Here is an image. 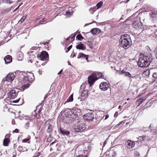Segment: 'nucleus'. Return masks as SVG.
I'll return each mask as SVG.
<instances>
[{"mask_svg":"<svg viewBox=\"0 0 157 157\" xmlns=\"http://www.w3.org/2000/svg\"><path fill=\"white\" fill-rule=\"evenodd\" d=\"M87 44L90 49H92L93 48L92 44L91 41H88L87 42Z\"/></svg>","mask_w":157,"mask_h":157,"instance_id":"nucleus-32","label":"nucleus"},{"mask_svg":"<svg viewBox=\"0 0 157 157\" xmlns=\"http://www.w3.org/2000/svg\"><path fill=\"white\" fill-rule=\"evenodd\" d=\"M124 122L123 121H121L118 124H119L120 125L122 124H124Z\"/></svg>","mask_w":157,"mask_h":157,"instance_id":"nucleus-50","label":"nucleus"},{"mask_svg":"<svg viewBox=\"0 0 157 157\" xmlns=\"http://www.w3.org/2000/svg\"><path fill=\"white\" fill-rule=\"evenodd\" d=\"M75 56V54H74L73 56V57H74Z\"/></svg>","mask_w":157,"mask_h":157,"instance_id":"nucleus-63","label":"nucleus"},{"mask_svg":"<svg viewBox=\"0 0 157 157\" xmlns=\"http://www.w3.org/2000/svg\"><path fill=\"white\" fill-rule=\"evenodd\" d=\"M151 59L149 56H144L141 57L139 58L138 64L140 67H147L150 65Z\"/></svg>","mask_w":157,"mask_h":157,"instance_id":"nucleus-4","label":"nucleus"},{"mask_svg":"<svg viewBox=\"0 0 157 157\" xmlns=\"http://www.w3.org/2000/svg\"><path fill=\"white\" fill-rule=\"evenodd\" d=\"M16 74V73L15 72L9 74L2 79V84H4L5 81L11 82L14 79L15 75Z\"/></svg>","mask_w":157,"mask_h":157,"instance_id":"nucleus-6","label":"nucleus"},{"mask_svg":"<svg viewBox=\"0 0 157 157\" xmlns=\"http://www.w3.org/2000/svg\"><path fill=\"white\" fill-rule=\"evenodd\" d=\"M44 21H44V19H43L42 20H41V21H40V24H43V23H42V22H44Z\"/></svg>","mask_w":157,"mask_h":157,"instance_id":"nucleus-52","label":"nucleus"},{"mask_svg":"<svg viewBox=\"0 0 157 157\" xmlns=\"http://www.w3.org/2000/svg\"><path fill=\"white\" fill-rule=\"evenodd\" d=\"M153 77L155 78H157V73H153L152 75Z\"/></svg>","mask_w":157,"mask_h":157,"instance_id":"nucleus-41","label":"nucleus"},{"mask_svg":"<svg viewBox=\"0 0 157 157\" xmlns=\"http://www.w3.org/2000/svg\"><path fill=\"white\" fill-rule=\"evenodd\" d=\"M20 6V5H19V6L17 7L16 8V9L14 10V11H15L16 10H17V9H18L19 7Z\"/></svg>","mask_w":157,"mask_h":157,"instance_id":"nucleus-55","label":"nucleus"},{"mask_svg":"<svg viewBox=\"0 0 157 157\" xmlns=\"http://www.w3.org/2000/svg\"><path fill=\"white\" fill-rule=\"evenodd\" d=\"M25 18L26 17H23L20 19V20L18 22L21 23L22 22L24 21L25 19Z\"/></svg>","mask_w":157,"mask_h":157,"instance_id":"nucleus-35","label":"nucleus"},{"mask_svg":"<svg viewBox=\"0 0 157 157\" xmlns=\"http://www.w3.org/2000/svg\"><path fill=\"white\" fill-rule=\"evenodd\" d=\"M120 45L124 49H127L132 45V41L129 35L125 34L121 36L120 39Z\"/></svg>","mask_w":157,"mask_h":157,"instance_id":"nucleus-1","label":"nucleus"},{"mask_svg":"<svg viewBox=\"0 0 157 157\" xmlns=\"http://www.w3.org/2000/svg\"><path fill=\"white\" fill-rule=\"evenodd\" d=\"M91 150V147L89 146H88L87 147H85V149L84 150V154H86V155H78L76 157H87V154Z\"/></svg>","mask_w":157,"mask_h":157,"instance_id":"nucleus-13","label":"nucleus"},{"mask_svg":"<svg viewBox=\"0 0 157 157\" xmlns=\"http://www.w3.org/2000/svg\"><path fill=\"white\" fill-rule=\"evenodd\" d=\"M4 60L6 64L9 63L12 61V57L8 55L4 57Z\"/></svg>","mask_w":157,"mask_h":157,"instance_id":"nucleus-16","label":"nucleus"},{"mask_svg":"<svg viewBox=\"0 0 157 157\" xmlns=\"http://www.w3.org/2000/svg\"><path fill=\"white\" fill-rule=\"evenodd\" d=\"M55 143V142H52V143H51L50 144V145L51 146L54 143Z\"/></svg>","mask_w":157,"mask_h":157,"instance_id":"nucleus-58","label":"nucleus"},{"mask_svg":"<svg viewBox=\"0 0 157 157\" xmlns=\"http://www.w3.org/2000/svg\"><path fill=\"white\" fill-rule=\"evenodd\" d=\"M88 91L87 90L84 89L81 94L80 97L78 98L79 99L80 97L81 101H82L86 99L88 96Z\"/></svg>","mask_w":157,"mask_h":157,"instance_id":"nucleus-12","label":"nucleus"},{"mask_svg":"<svg viewBox=\"0 0 157 157\" xmlns=\"http://www.w3.org/2000/svg\"><path fill=\"white\" fill-rule=\"evenodd\" d=\"M84 118L88 121H92L94 119V115L92 113H88L84 115Z\"/></svg>","mask_w":157,"mask_h":157,"instance_id":"nucleus-10","label":"nucleus"},{"mask_svg":"<svg viewBox=\"0 0 157 157\" xmlns=\"http://www.w3.org/2000/svg\"><path fill=\"white\" fill-rule=\"evenodd\" d=\"M4 2L5 3L11 4L12 3V2L11 0H4Z\"/></svg>","mask_w":157,"mask_h":157,"instance_id":"nucleus-36","label":"nucleus"},{"mask_svg":"<svg viewBox=\"0 0 157 157\" xmlns=\"http://www.w3.org/2000/svg\"><path fill=\"white\" fill-rule=\"evenodd\" d=\"M151 125H152V124H151L150 125V127H151Z\"/></svg>","mask_w":157,"mask_h":157,"instance_id":"nucleus-64","label":"nucleus"},{"mask_svg":"<svg viewBox=\"0 0 157 157\" xmlns=\"http://www.w3.org/2000/svg\"><path fill=\"white\" fill-rule=\"evenodd\" d=\"M23 79L24 82L23 83L27 82L26 84H25L22 86V89L24 90L29 87V83L33 81L34 79V77L33 73L28 72L24 75Z\"/></svg>","mask_w":157,"mask_h":157,"instance_id":"nucleus-2","label":"nucleus"},{"mask_svg":"<svg viewBox=\"0 0 157 157\" xmlns=\"http://www.w3.org/2000/svg\"><path fill=\"white\" fill-rule=\"evenodd\" d=\"M76 48L77 49H80L84 50L86 49L85 45L81 42H79L78 44L76 46Z\"/></svg>","mask_w":157,"mask_h":157,"instance_id":"nucleus-19","label":"nucleus"},{"mask_svg":"<svg viewBox=\"0 0 157 157\" xmlns=\"http://www.w3.org/2000/svg\"><path fill=\"white\" fill-rule=\"evenodd\" d=\"M155 53L156 56H157V48H156V49L155 50Z\"/></svg>","mask_w":157,"mask_h":157,"instance_id":"nucleus-48","label":"nucleus"},{"mask_svg":"<svg viewBox=\"0 0 157 157\" xmlns=\"http://www.w3.org/2000/svg\"><path fill=\"white\" fill-rule=\"evenodd\" d=\"M65 114L67 115V117L69 118L71 117L75 121H76L79 119V117L78 114H76V112L73 110H71L70 109H67L65 111Z\"/></svg>","mask_w":157,"mask_h":157,"instance_id":"nucleus-5","label":"nucleus"},{"mask_svg":"<svg viewBox=\"0 0 157 157\" xmlns=\"http://www.w3.org/2000/svg\"><path fill=\"white\" fill-rule=\"evenodd\" d=\"M102 4H103V2H102L101 1V2H98V3L96 5V6L97 7V9H98L100 8L101 7V6H102Z\"/></svg>","mask_w":157,"mask_h":157,"instance_id":"nucleus-28","label":"nucleus"},{"mask_svg":"<svg viewBox=\"0 0 157 157\" xmlns=\"http://www.w3.org/2000/svg\"><path fill=\"white\" fill-rule=\"evenodd\" d=\"M109 115L108 114L106 115L105 116V120H106L107 119L109 118Z\"/></svg>","mask_w":157,"mask_h":157,"instance_id":"nucleus-47","label":"nucleus"},{"mask_svg":"<svg viewBox=\"0 0 157 157\" xmlns=\"http://www.w3.org/2000/svg\"><path fill=\"white\" fill-rule=\"evenodd\" d=\"M145 98H140L139 99L138 101L140 102V104L142 103L144 101H145Z\"/></svg>","mask_w":157,"mask_h":157,"instance_id":"nucleus-34","label":"nucleus"},{"mask_svg":"<svg viewBox=\"0 0 157 157\" xmlns=\"http://www.w3.org/2000/svg\"><path fill=\"white\" fill-rule=\"evenodd\" d=\"M133 79H137L138 78H140V77L138 75H136L135 76H132V77H131Z\"/></svg>","mask_w":157,"mask_h":157,"instance_id":"nucleus-33","label":"nucleus"},{"mask_svg":"<svg viewBox=\"0 0 157 157\" xmlns=\"http://www.w3.org/2000/svg\"><path fill=\"white\" fill-rule=\"evenodd\" d=\"M47 96H46V95H45L44 97V99H45L46 98H47Z\"/></svg>","mask_w":157,"mask_h":157,"instance_id":"nucleus-60","label":"nucleus"},{"mask_svg":"<svg viewBox=\"0 0 157 157\" xmlns=\"http://www.w3.org/2000/svg\"><path fill=\"white\" fill-rule=\"evenodd\" d=\"M150 74V71L149 70H147L143 72L142 75L145 78L148 77Z\"/></svg>","mask_w":157,"mask_h":157,"instance_id":"nucleus-21","label":"nucleus"},{"mask_svg":"<svg viewBox=\"0 0 157 157\" xmlns=\"http://www.w3.org/2000/svg\"><path fill=\"white\" fill-rule=\"evenodd\" d=\"M8 94V98L10 99L15 98L17 96V93L14 90H12L11 91L9 92Z\"/></svg>","mask_w":157,"mask_h":157,"instance_id":"nucleus-11","label":"nucleus"},{"mask_svg":"<svg viewBox=\"0 0 157 157\" xmlns=\"http://www.w3.org/2000/svg\"><path fill=\"white\" fill-rule=\"evenodd\" d=\"M73 100V94H71L68 99L66 101L65 103L64 104L67 102H71Z\"/></svg>","mask_w":157,"mask_h":157,"instance_id":"nucleus-25","label":"nucleus"},{"mask_svg":"<svg viewBox=\"0 0 157 157\" xmlns=\"http://www.w3.org/2000/svg\"><path fill=\"white\" fill-rule=\"evenodd\" d=\"M20 99V98H19L17 100H14V101H12V103H17L19 101V100Z\"/></svg>","mask_w":157,"mask_h":157,"instance_id":"nucleus-43","label":"nucleus"},{"mask_svg":"<svg viewBox=\"0 0 157 157\" xmlns=\"http://www.w3.org/2000/svg\"><path fill=\"white\" fill-rule=\"evenodd\" d=\"M97 9H97V7L96 6H95L93 7L92 8H91L89 9V11L91 13L93 14L94 12Z\"/></svg>","mask_w":157,"mask_h":157,"instance_id":"nucleus-24","label":"nucleus"},{"mask_svg":"<svg viewBox=\"0 0 157 157\" xmlns=\"http://www.w3.org/2000/svg\"><path fill=\"white\" fill-rule=\"evenodd\" d=\"M80 58H82L85 59L87 62H88V56L86 55L83 53H79L78 56V58L79 59Z\"/></svg>","mask_w":157,"mask_h":157,"instance_id":"nucleus-20","label":"nucleus"},{"mask_svg":"<svg viewBox=\"0 0 157 157\" xmlns=\"http://www.w3.org/2000/svg\"><path fill=\"white\" fill-rule=\"evenodd\" d=\"M9 142V140L8 138L5 139L3 141V144L4 146H7Z\"/></svg>","mask_w":157,"mask_h":157,"instance_id":"nucleus-26","label":"nucleus"},{"mask_svg":"<svg viewBox=\"0 0 157 157\" xmlns=\"http://www.w3.org/2000/svg\"><path fill=\"white\" fill-rule=\"evenodd\" d=\"M78 40H81L83 39V37L82 36L81 34H78L76 36Z\"/></svg>","mask_w":157,"mask_h":157,"instance_id":"nucleus-30","label":"nucleus"},{"mask_svg":"<svg viewBox=\"0 0 157 157\" xmlns=\"http://www.w3.org/2000/svg\"><path fill=\"white\" fill-rule=\"evenodd\" d=\"M72 45H71L69 46L67 48V49L66 50V52H67L72 48Z\"/></svg>","mask_w":157,"mask_h":157,"instance_id":"nucleus-37","label":"nucleus"},{"mask_svg":"<svg viewBox=\"0 0 157 157\" xmlns=\"http://www.w3.org/2000/svg\"><path fill=\"white\" fill-rule=\"evenodd\" d=\"M17 58L19 60L22 59L23 58V54L21 52H19L17 54Z\"/></svg>","mask_w":157,"mask_h":157,"instance_id":"nucleus-22","label":"nucleus"},{"mask_svg":"<svg viewBox=\"0 0 157 157\" xmlns=\"http://www.w3.org/2000/svg\"><path fill=\"white\" fill-rule=\"evenodd\" d=\"M70 38V37H68L66 39V40H69Z\"/></svg>","mask_w":157,"mask_h":157,"instance_id":"nucleus-59","label":"nucleus"},{"mask_svg":"<svg viewBox=\"0 0 157 157\" xmlns=\"http://www.w3.org/2000/svg\"><path fill=\"white\" fill-rule=\"evenodd\" d=\"M62 70H62V69L61 70L59 71V72L58 73V75H59V74H60L61 73V72H62Z\"/></svg>","mask_w":157,"mask_h":157,"instance_id":"nucleus-53","label":"nucleus"},{"mask_svg":"<svg viewBox=\"0 0 157 157\" xmlns=\"http://www.w3.org/2000/svg\"><path fill=\"white\" fill-rule=\"evenodd\" d=\"M120 125L118 124H117L116 126V127H118Z\"/></svg>","mask_w":157,"mask_h":157,"instance_id":"nucleus-56","label":"nucleus"},{"mask_svg":"<svg viewBox=\"0 0 157 157\" xmlns=\"http://www.w3.org/2000/svg\"><path fill=\"white\" fill-rule=\"evenodd\" d=\"M144 139H145V137L142 136H140L139 137L138 140L140 142H142L144 140Z\"/></svg>","mask_w":157,"mask_h":157,"instance_id":"nucleus-29","label":"nucleus"},{"mask_svg":"<svg viewBox=\"0 0 157 157\" xmlns=\"http://www.w3.org/2000/svg\"><path fill=\"white\" fill-rule=\"evenodd\" d=\"M103 77L104 76L102 74L101 72H97L93 73L88 77V83L89 84V86H91L96 80L98 78H103Z\"/></svg>","mask_w":157,"mask_h":157,"instance_id":"nucleus-3","label":"nucleus"},{"mask_svg":"<svg viewBox=\"0 0 157 157\" xmlns=\"http://www.w3.org/2000/svg\"><path fill=\"white\" fill-rule=\"evenodd\" d=\"M14 132L16 133H17L18 132V130L17 129H16L14 130Z\"/></svg>","mask_w":157,"mask_h":157,"instance_id":"nucleus-49","label":"nucleus"},{"mask_svg":"<svg viewBox=\"0 0 157 157\" xmlns=\"http://www.w3.org/2000/svg\"><path fill=\"white\" fill-rule=\"evenodd\" d=\"M92 22H91V23H89V24H85V25H84V27H85V26H87V25H90V24H92Z\"/></svg>","mask_w":157,"mask_h":157,"instance_id":"nucleus-54","label":"nucleus"},{"mask_svg":"<svg viewBox=\"0 0 157 157\" xmlns=\"http://www.w3.org/2000/svg\"><path fill=\"white\" fill-rule=\"evenodd\" d=\"M18 150L20 151H24L23 150H22V147L21 146H19L18 147Z\"/></svg>","mask_w":157,"mask_h":157,"instance_id":"nucleus-45","label":"nucleus"},{"mask_svg":"<svg viewBox=\"0 0 157 157\" xmlns=\"http://www.w3.org/2000/svg\"><path fill=\"white\" fill-rule=\"evenodd\" d=\"M29 137H30L29 136ZM30 139V138L24 139L22 140V142L25 143L27 142Z\"/></svg>","mask_w":157,"mask_h":157,"instance_id":"nucleus-39","label":"nucleus"},{"mask_svg":"<svg viewBox=\"0 0 157 157\" xmlns=\"http://www.w3.org/2000/svg\"><path fill=\"white\" fill-rule=\"evenodd\" d=\"M108 86L106 82H102L100 85V88L101 90L105 91L107 90L108 88Z\"/></svg>","mask_w":157,"mask_h":157,"instance_id":"nucleus-14","label":"nucleus"},{"mask_svg":"<svg viewBox=\"0 0 157 157\" xmlns=\"http://www.w3.org/2000/svg\"><path fill=\"white\" fill-rule=\"evenodd\" d=\"M29 61L31 63H32V62H33V60H32V59H28V61Z\"/></svg>","mask_w":157,"mask_h":157,"instance_id":"nucleus-57","label":"nucleus"},{"mask_svg":"<svg viewBox=\"0 0 157 157\" xmlns=\"http://www.w3.org/2000/svg\"><path fill=\"white\" fill-rule=\"evenodd\" d=\"M140 23H139V22H137V21H135L133 24V26L134 27L137 28V27H139L140 26Z\"/></svg>","mask_w":157,"mask_h":157,"instance_id":"nucleus-27","label":"nucleus"},{"mask_svg":"<svg viewBox=\"0 0 157 157\" xmlns=\"http://www.w3.org/2000/svg\"><path fill=\"white\" fill-rule=\"evenodd\" d=\"M135 143L133 141L128 140L127 141L126 144L127 147L129 149L133 148L135 146Z\"/></svg>","mask_w":157,"mask_h":157,"instance_id":"nucleus-15","label":"nucleus"},{"mask_svg":"<svg viewBox=\"0 0 157 157\" xmlns=\"http://www.w3.org/2000/svg\"><path fill=\"white\" fill-rule=\"evenodd\" d=\"M37 56L42 61L48 60L49 59L48 54L46 51L42 52L40 55Z\"/></svg>","mask_w":157,"mask_h":157,"instance_id":"nucleus-8","label":"nucleus"},{"mask_svg":"<svg viewBox=\"0 0 157 157\" xmlns=\"http://www.w3.org/2000/svg\"><path fill=\"white\" fill-rule=\"evenodd\" d=\"M71 13L68 11H67L66 12V14L67 15V17H70L71 15Z\"/></svg>","mask_w":157,"mask_h":157,"instance_id":"nucleus-44","label":"nucleus"},{"mask_svg":"<svg viewBox=\"0 0 157 157\" xmlns=\"http://www.w3.org/2000/svg\"><path fill=\"white\" fill-rule=\"evenodd\" d=\"M59 131L63 135L68 136L70 133L69 131H67L63 128H60L59 129Z\"/></svg>","mask_w":157,"mask_h":157,"instance_id":"nucleus-18","label":"nucleus"},{"mask_svg":"<svg viewBox=\"0 0 157 157\" xmlns=\"http://www.w3.org/2000/svg\"><path fill=\"white\" fill-rule=\"evenodd\" d=\"M85 128V124L83 123H80L72 129V131L75 133H77L82 131Z\"/></svg>","mask_w":157,"mask_h":157,"instance_id":"nucleus-7","label":"nucleus"},{"mask_svg":"<svg viewBox=\"0 0 157 157\" xmlns=\"http://www.w3.org/2000/svg\"><path fill=\"white\" fill-rule=\"evenodd\" d=\"M40 155V152H38V153H36L34 155V156H35V157H38L39 155Z\"/></svg>","mask_w":157,"mask_h":157,"instance_id":"nucleus-42","label":"nucleus"},{"mask_svg":"<svg viewBox=\"0 0 157 157\" xmlns=\"http://www.w3.org/2000/svg\"><path fill=\"white\" fill-rule=\"evenodd\" d=\"M38 48V47H33L32 48V50H36Z\"/></svg>","mask_w":157,"mask_h":157,"instance_id":"nucleus-46","label":"nucleus"},{"mask_svg":"<svg viewBox=\"0 0 157 157\" xmlns=\"http://www.w3.org/2000/svg\"><path fill=\"white\" fill-rule=\"evenodd\" d=\"M134 154L137 156L139 157L140 155L139 153L137 151H135Z\"/></svg>","mask_w":157,"mask_h":157,"instance_id":"nucleus-40","label":"nucleus"},{"mask_svg":"<svg viewBox=\"0 0 157 157\" xmlns=\"http://www.w3.org/2000/svg\"><path fill=\"white\" fill-rule=\"evenodd\" d=\"M12 123L13 124H15V122L14 120H13L12 121Z\"/></svg>","mask_w":157,"mask_h":157,"instance_id":"nucleus-51","label":"nucleus"},{"mask_svg":"<svg viewBox=\"0 0 157 157\" xmlns=\"http://www.w3.org/2000/svg\"><path fill=\"white\" fill-rule=\"evenodd\" d=\"M68 64L69 65H71V64H70V63L69 62H68Z\"/></svg>","mask_w":157,"mask_h":157,"instance_id":"nucleus-61","label":"nucleus"},{"mask_svg":"<svg viewBox=\"0 0 157 157\" xmlns=\"http://www.w3.org/2000/svg\"><path fill=\"white\" fill-rule=\"evenodd\" d=\"M76 34L75 33L74 34H72L70 37L71 38V41H73L74 40L75 36H76Z\"/></svg>","mask_w":157,"mask_h":157,"instance_id":"nucleus-31","label":"nucleus"},{"mask_svg":"<svg viewBox=\"0 0 157 157\" xmlns=\"http://www.w3.org/2000/svg\"><path fill=\"white\" fill-rule=\"evenodd\" d=\"M119 75H124V76L126 77H128L129 78H131L132 77V75L130 73L128 72L124 71V69L121 71H117Z\"/></svg>","mask_w":157,"mask_h":157,"instance_id":"nucleus-9","label":"nucleus"},{"mask_svg":"<svg viewBox=\"0 0 157 157\" xmlns=\"http://www.w3.org/2000/svg\"><path fill=\"white\" fill-rule=\"evenodd\" d=\"M90 32L93 35L98 34L101 32V30L99 29L94 28L92 29L91 30Z\"/></svg>","mask_w":157,"mask_h":157,"instance_id":"nucleus-17","label":"nucleus"},{"mask_svg":"<svg viewBox=\"0 0 157 157\" xmlns=\"http://www.w3.org/2000/svg\"><path fill=\"white\" fill-rule=\"evenodd\" d=\"M31 122V121L30 120H29L28 121L25 123V125L27 127V128H28L29 127V125L30 124V123Z\"/></svg>","mask_w":157,"mask_h":157,"instance_id":"nucleus-38","label":"nucleus"},{"mask_svg":"<svg viewBox=\"0 0 157 157\" xmlns=\"http://www.w3.org/2000/svg\"><path fill=\"white\" fill-rule=\"evenodd\" d=\"M48 128L47 130V132H51L52 131V126L49 123L48 124Z\"/></svg>","mask_w":157,"mask_h":157,"instance_id":"nucleus-23","label":"nucleus"},{"mask_svg":"<svg viewBox=\"0 0 157 157\" xmlns=\"http://www.w3.org/2000/svg\"><path fill=\"white\" fill-rule=\"evenodd\" d=\"M79 122H80V121H77V123H79Z\"/></svg>","mask_w":157,"mask_h":157,"instance_id":"nucleus-62","label":"nucleus"}]
</instances>
